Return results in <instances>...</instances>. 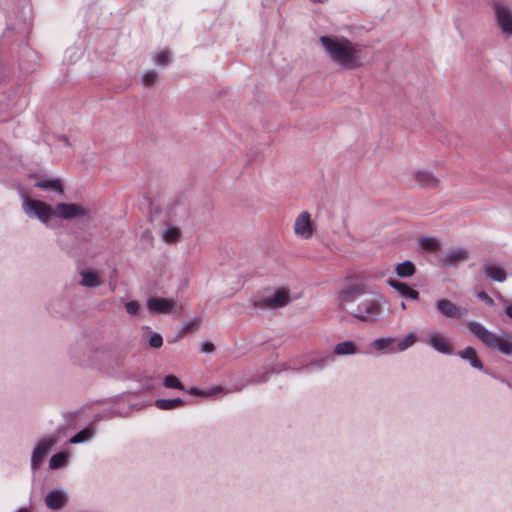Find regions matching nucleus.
Segmentation results:
<instances>
[{"mask_svg":"<svg viewBox=\"0 0 512 512\" xmlns=\"http://www.w3.org/2000/svg\"><path fill=\"white\" fill-rule=\"evenodd\" d=\"M325 56L336 66L346 70H356L363 65V48L360 44L336 34L319 37Z\"/></svg>","mask_w":512,"mask_h":512,"instance_id":"obj_1","label":"nucleus"},{"mask_svg":"<svg viewBox=\"0 0 512 512\" xmlns=\"http://www.w3.org/2000/svg\"><path fill=\"white\" fill-rule=\"evenodd\" d=\"M469 330L481 340L488 348L496 349L504 355L512 356V335L506 332L500 334L489 331L479 322L469 321Z\"/></svg>","mask_w":512,"mask_h":512,"instance_id":"obj_2","label":"nucleus"},{"mask_svg":"<svg viewBox=\"0 0 512 512\" xmlns=\"http://www.w3.org/2000/svg\"><path fill=\"white\" fill-rule=\"evenodd\" d=\"M384 303L382 295H374L358 303L351 311V315L360 321L373 322L381 315Z\"/></svg>","mask_w":512,"mask_h":512,"instance_id":"obj_3","label":"nucleus"},{"mask_svg":"<svg viewBox=\"0 0 512 512\" xmlns=\"http://www.w3.org/2000/svg\"><path fill=\"white\" fill-rule=\"evenodd\" d=\"M288 303V292L284 289L276 290L272 295H266L252 300V306L259 310H275Z\"/></svg>","mask_w":512,"mask_h":512,"instance_id":"obj_4","label":"nucleus"},{"mask_svg":"<svg viewBox=\"0 0 512 512\" xmlns=\"http://www.w3.org/2000/svg\"><path fill=\"white\" fill-rule=\"evenodd\" d=\"M365 293L362 285H348L338 292L339 306L351 314L354 310V302L357 301Z\"/></svg>","mask_w":512,"mask_h":512,"instance_id":"obj_5","label":"nucleus"},{"mask_svg":"<svg viewBox=\"0 0 512 512\" xmlns=\"http://www.w3.org/2000/svg\"><path fill=\"white\" fill-rule=\"evenodd\" d=\"M294 234L302 240L311 239L316 230V225L308 211H302L294 220Z\"/></svg>","mask_w":512,"mask_h":512,"instance_id":"obj_6","label":"nucleus"},{"mask_svg":"<svg viewBox=\"0 0 512 512\" xmlns=\"http://www.w3.org/2000/svg\"><path fill=\"white\" fill-rule=\"evenodd\" d=\"M493 10L495 13V22L502 34L506 37L512 35V11L507 6L500 2L493 4Z\"/></svg>","mask_w":512,"mask_h":512,"instance_id":"obj_7","label":"nucleus"},{"mask_svg":"<svg viewBox=\"0 0 512 512\" xmlns=\"http://www.w3.org/2000/svg\"><path fill=\"white\" fill-rule=\"evenodd\" d=\"M413 182L419 187L434 190L440 187V179L429 169L419 168L412 173Z\"/></svg>","mask_w":512,"mask_h":512,"instance_id":"obj_8","label":"nucleus"},{"mask_svg":"<svg viewBox=\"0 0 512 512\" xmlns=\"http://www.w3.org/2000/svg\"><path fill=\"white\" fill-rule=\"evenodd\" d=\"M23 209L26 214H33L42 222H48L53 215L52 207L40 200L26 199L23 203Z\"/></svg>","mask_w":512,"mask_h":512,"instance_id":"obj_9","label":"nucleus"},{"mask_svg":"<svg viewBox=\"0 0 512 512\" xmlns=\"http://www.w3.org/2000/svg\"><path fill=\"white\" fill-rule=\"evenodd\" d=\"M176 305L177 303L173 299L151 297L147 300V308L152 314H169Z\"/></svg>","mask_w":512,"mask_h":512,"instance_id":"obj_10","label":"nucleus"},{"mask_svg":"<svg viewBox=\"0 0 512 512\" xmlns=\"http://www.w3.org/2000/svg\"><path fill=\"white\" fill-rule=\"evenodd\" d=\"M56 443V439L48 438L40 442L33 451L31 465L33 469H37L43 459Z\"/></svg>","mask_w":512,"mask_h":512,"instance_id":"obj_11","label":"nucleus"},{"mask_svg":"<svg viewBox=\"0 0 512 512\" xmlns=\"http://www.w3.org/2000/svg\"><path fill=\"white\" fill-rule=\"evenodd\" d=\"M54 213L60 218L72 219L85 215V210L77 204L60 203L56 206Z\"/></svg>","mask_w":512,"mask_h":512,"instance_id":"obj_12","label":"nucleus"},{"mask_svg":"<svg viewBox=\"0 0 512 512\" xmlns=\"http://www.w3.org/2000/svg\"><path fill=\"white\" fill-rule=\"evenodd\" d=\"M438 311L449 318H459L466 314V309L456 306L450 300L441 299L437 302Z\"/></svg>","mask_w":512,"mask_h":512,"instance_id":"obj_13","label":"nucleus"},{"mask_svg":"<svg viewBox=\"0 0 512 512\" xmlns=\"http://www.w3.org/2000/svg\"><path fill=\"white\" fill-rule=\"evenodd\" d=\"M429 345L434 348L436 351L443 354H451L452 346L449 341L440 333L433 332L429 334L428 337Z\"/></svg>","mask_w":512,"mask_h":512,"instance_id":"obj_14","label":"nucleus"},{"mask_svg":"<svg viewBox=\"0 0 512 512\" xmlns=\"http://www.w3.org/2000/svg\"><path fill=\"white\" fill-rule=\"evenodd\" d=\"M483 268L485 275L491 280L504 282L507 278V273L504 267L495 262H486Z\"/></svg>","mask_w":512,"mask_h":512,"instance_id":"obj_15","label":"nucleus"},{"mask_svg":"<svg viewBox=\"0 0 512 512\" xmlns=\"http://www.w3.org/2000/svg\"><path fill=\"white\" fill-rule=\"evenodd\" d=\"M387 283L389 286L394 288L396 291L399 292L401 296L405 298H409L412 300H417L419 298V292L404 282L389 279Z\"/></svg>","mask_w":512,"mask_h":512,"instance_id":"obj_16","label":"nucleus"},{"mask_svg":"<svg viewBox=\"0 0 512 512\" xmlns=\"http://www.w3.org/2000/svg\"><path fill=\"white\" fill-rule=\"evenodd\" d=\"M67 501L66 495L58 490L51 491L45 498V503L50 509H60Z\"/></svg>","mask_w":512,"mask_h":512,"instance_id":"obj_17","label":"nucleus"},{"mask_svg":"<svg viewBox=\"0 0 512 512\" xmlns=\"http://www.w3.org/2000/svg\"><path fill=\"white\" fill-rule=\"evenodd\" d=\"M372 346L379 351H385L387 353H396L397 344L396 339L392 337L379 338L373 341Z\"/></svg>","mask_w":512,"mask_h":512,"instance_id":"obj_18","label":"nucleus"},{"mask_svg":"<svg viewBox=\"0 0 512 512\" xmlns=\"http://www.w3.org/2000/svg\"><path fill=\"white\" fill-rule=\"evenodd\" d=\"M469 253L465 249H455L447 253L444 258V262L447 265H456L460 262H464L468 259Z\"/></svg>","mask_w":512,"mask_h":512,"instance_id":"obj_19","label":"nucleus"},{"mask_svg":"<svg viewBox=\"0 0 512 512\" xmlns=\"http://www.w3.org/2000/svg\"><path fill=\"white\" fill-rule=\"evenodd\" d=\"M333 353L337 356L354 355L358 353V347L353 341H343L335 345Z\"/></svg>","mask_w":512,"mask_h":512,"instance_id":"obj_20","label":"nucleus"},{"mask_svg":"<svg viewBox=\"0 0 512 512\" xmlns=\"http://www.w3.org/2000/svg\"><path fill=\"white\" fill-rule=\"evenodd\" d=\"M462 359L468 360L470 364L477 369H482V363L477 356V352L472 347H466L459 353Z\"/></svg>","mask_w":512,"mask_h":512,"instance_id":"obj_21","label":"nucleus"},{"mask_svg":"<svg viewBox=\"0 0 512 512\" xmlns=\"http://www.w3.org/2000/svg\"><path fill=\"white\" fill-rule=\"evenodd\" d=\"M183 400L180 398L175 399H157L155 406L161 410H172L183 405Z\"/></svg>","mask_w":512,"mask_h":512,"instance_id":"obj_22","label":"nucleus"},{"mask_svg":"<svg viewBox=\"0 0 512 512\" xmlns=\"http://www.w3.org/2000/svg\"><path fill=\"white\" fill-rule=\"evenodd\" d=\"M415 265L411 261L399 263L395 267L396 274L399 277H411L415 273Z\"/></svg>","mask_w":512,"mask_h":512,"instance_id":"obj_23","label":"nucleus"},{"mask_svg":"<svg viewBox=\"0 0 512 512\" xmlns=\"http://www.w3.org/2000/svg\"><path fill=\"white\" fill-rule=\"evenodd\" d=\"M81 276V284L85 287H98L101 284L98 275L94 272L82 271Z\"/></svg>","mask_w":512,"mask_h":512,"instance_id":"obj_24","label":"nucleus"},{"mask_svg":"<svg viewBox=\"0 0 512 512\" xmlns=\"http://www.w3.org/2000/svg\"><path fill=\"white\" fill-rule=\"evenodd\" d=\"M419 246L429 252H435L440 249V243L437 238L434 237H422L419 239Z\"/></svg>","mask_w":512,"mask_h":512,"instance_id":"obj_25","label":"nucleus"},{"mask_svg":"<svg viewBox=\"0 0 512 512\" xmlns=\"http://www.w3.org/2000/svg\"><path fill=\"white\" fill-rule=\"evenodd\" d=\"M181 238V230L178 227L170 226L163 232V240L166 243H177Z\"/></svg>","mask_w":512,"mask_h":512,"instance_id":"obj_26","label":"nucleus"},{"mask_svg":"<svg viewBox=\"0 0 512 512\" xmlns=\"http://www.w3.org/2000/svg\"><path fill=\"white\" fill-rule=\"evenodd\" d=\"M416 341H417V337H416V335L414 333L407 334L401 340H397L396 339L397 351L398 352L405 351L409 347L413 346L416 343Z\"/></svg>","mask_w":512,"mask_h":512,"instance_id":"obj_27","label":"nucleus"},{"mask_svg":"<svg viewBox=\"0 0 512 512\" xmlns=\"http://www.w3.org/2000/svg\"><path fill=\"white\" fill-rule=\"evenodd\" d=\"M36 186L42 189H54L60 193L63 192L61 182L58 179L42 180L37 182Z\"/></svg>","mask_w":512,"mask_h":512,"instance_id":"obj_28","label":"nucleus"},{"mask_svg":"<svg viewBox=\"0 0 512 512\" xmlns=\"http://www.w3.org/2000/svg\"><path fill=\"white\" fill-rule=\"evenodd\" d=\"M66 460L67 455L65 453H57L51 457L49 467L51 469H58L64 465Z\"/></svg>","mask_w":512,"mask_h":512,"instance_id":"obj_29","label":"nucleus"},{"mask_svg":"<svg viewBox=\"0 0 512 512\" xmlns=\"http://www.w3.org/2000/svg\"><path fill=\"white\" fill-rule=\"evenodd\" d=\"M164 386L166 388H174L183 390L184 386L181 381L174 375H168L164 378Z\"/></svg>","mask_w":512,"mask_h":512,"instance_id":"obj_30","label":"nucleus"},{"mask_svg":"<svg viewBox=\"0 0 512 512\" xmlns=\"http://www.w3.org/2000/svg\"><path fill=\"white\" fill-rule=\"evenodd\" d=\"M90 436H91L90 430L89 429H83L82 431H80L77 434H75L70 439V442L74 443V444L81 443V442H84V441L88 440L90 438Z\"/></svg>","mask_w":512,"mask_h":512,"instance_id":"obj_31","label":"nucleus"},{"mask_svg":"<svg viewBox=\"0 0 512 512\" xmlns=\"http://www.w3.org/2000/svg\"><path fill=\"white\" fill-rule=\"evenodd\" d=\"M158 75L155 71H149L143 76V85L146 87H150L155 84Z\"/></svg>","mask_w":512,"mask_h":512,"instance_id":"obj_32","label":"nucleus"},{"mask_svg":"<svg viewBox=\"0 0 512 512\" xmlns=\"http://www.w3.org/2000/svg\"><path fill=\"white\" fill-rule=\"evenodd\" d=\"M155 61L158 65L165 66L170 62V54L168 51H161L156 55Z\"/></svg>","mask_w":512,"mask_h":512,"instance_id":"obj_33","label":"nucleus"},{"mask_svg":"<svg viewBox=\"0 0 512 512\" xmlns=\"http://www.w3.org/2000/svg\"><path fill=\"white\" fill-rule=\"evenodd\" d=\"M149 345L152 348H160L163 345V338L158 333H153L149 338Z\"/></svg>","mask_w":512,"mask_h":512,"instance_id":"obj_34","label":"nucleus"},{"mask_svg":"<svg viewBox=\"0 0 512 512\" xmlns=\"http://www.w3.org/2000/svg\"><path fill=\"white\" fill-rule=\"evenodd\" d=\"M125 308L128 314L136 315L139 312L140 305L137 301H129L125 304Z\"/></svg>","mask_w":512,"mask_h":512,"instance_id":"obj_35","label":"nucleus"},{"mask_svg":"<svg viewBox=\"0 0 512 512\" xmlns=\"http://www.w3.org/2000/svg\"><path fill=\"white\" fill-rule=\"evenodd\" d=\"M478 298L481 299L488 306H492L494 304L493 299L485 292H479Z\"/></svg>","mask_w":512,"mask_h":512,"instance_id":"obj_36","label":"nucleus"},{"mask_svg":"<svg viewBox=\"0 0 512 512\" xmlns=\"http://www.w3.org/2000/svg\"><path fill=\"white\" fill-rule=\"evenodd\" d=\"M198 326H199V324L196 321L188 322V323H186L184 325L183 332L187 333V332H190L192 330H196L198 328Z\"/></svg>","mask_w":512,"mask_h":512,"instance_id":"obj_37","label":"nucleus"},{"mask_svg":"<svg viewBox=\"0 0 512 512\" xmlns=\"http://www.w3.org/2000/svg\"><path fill=\"white\" fill-rule=\"evenodd\" d=\"M215 349L214 344L212 342H205L202 345V351L205 353L213 352Z\"/></svg>","mask_w":512,"mask_h":512,"instance_id":"obj_38","label":"nucleus"},{"mask_svg":"<svg viewBox=\"0 0 512 512\" xmlns=\"http://www.w3.org/2000/svg\"><path fill=\"white\" fill-rule=\"evenodd\" d=\"M505 312L510 318H512V304L506 306Z\"/></svg>","mask_w":512,"mask_h":512,"instance_id":"obj_39","label":"nucleus"},{"mask_svg":"<svg viewBox=\"0 0 512 512\" xmlns=\"http://www.w3.org/2000/svg\"><path fill=\"white\" fill-rule=\"evenodd\" d=\"M401 308H402L403 310H405V309L407 308V307H406V304H405L404 302H402V303H401Z\"/></svg>","mask_w":512,"mask_h":512,"instance_id":"obj_40","label":"nucleus"},{"mask_svg":"<svg viewBox=\"0 0 512 512\" xmlns=\"http://www.w3.org/2000/svg\"><path fill=\"white\" fill-rule=\"evenodd\" d=\"M18 512H30L28 509H20Z\"/></svg>","mask_w":512,"mask_h":512,"instance_id":"obj_41","label":"nucleus"},{"mask_svg":"<svg viewBox=\"0 0 512 512\" xmlns=\"http://www.w3.org/2000/svg\"><path fill=\"white\" fill-rule=\"evenodd\" d=\"M192 393L197 394V393H198V391H197L195 388H192Z\"/></svg>","mask_w":512,"mask_h":512,"instance_id":"obj_42","label":"nucleus"}]
</instances>
